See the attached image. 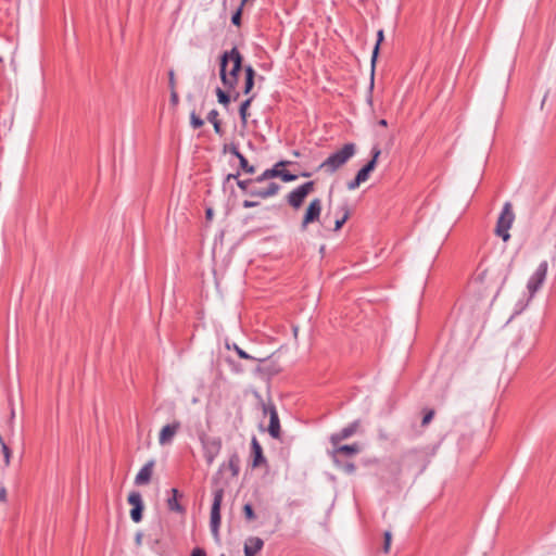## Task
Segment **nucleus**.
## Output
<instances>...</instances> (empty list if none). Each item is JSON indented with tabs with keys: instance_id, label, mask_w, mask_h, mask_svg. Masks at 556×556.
<instances>
[{
	"instance_id": "1",
	"label": "nucleus",
	"mask_w": 556,
	"mask_h": 556,
	"mask_svg": "<svg viewBox=\"0 0 556 556\" xmlns=\"http://www.w3.org/2000/svg\"><path fill=\"white\" fill-rule=\"evenodd\" d=\"M242 63L243 56L237 47L222 53L219 58V77L222 84L228 90L236 88L239 73L243 67Z\"/></svg>"
},
{
	"instance_id": "2",
	"label": "nucleus",
	"mask_w": 556,
	"mask_h": 556,
	"mask_svg": "<svg viewBox=\"0 0 556 556\" xmlns=\"http://www.w3.org/2000/svg\"><path fill=\"white\" fill-rule=\"evenodd\" d=\"M356 153V144L353 142L345 143L340 150L331 153L320 165L318 170L332 175Z\"/></svg>"
},
{
	"instance_id": "3",
	"label": "nucleus",
	"mask_w": 556,
	"mask_h": 556,
	"mask_svg": "<svg viewBox=\"0 0 556 556\" xmlns=\"http://www.w3.org/2000/svg\"><path fill=\"white\" fill-rule=\"evenodd\" d=\"M240 459L237 454H232L227 463L222 464L218 471L213 478V483L216 486L228 485L235 479L240 469Z\"/></svg>"
},
{
	"instance_id": "4",
	"label": "nucleus",
	"mask_w": 556,
	"mask_h": 556,
	"mask_svg": "<svg viewBox=\"0 0 556 556\" xmlns=\"http://www.w3.org/2000/svg\"><path fill=\"white\" fill-rule=\"evenodd\" d=\"M515 220V214L513 212V205L510 202H505L503 210L497 218L495 233L502 238L504 242H507L510 238L509 229Z\"/></svg>"
},
{
	"instance_id": "5",
	"label": "nucleus",
	"mask_w": 556,
	"mask_h": 556,
	"mask_svg": "<svg viewBox=\"0 0 556 556\" xmlns=\"http://www.w3.org/2000/svg\"><path fill=\"white\" fill-rule=\"evenodd\" d=\"M314 187L315 182L311 180L293 189L287 195L288 204L294 210L300 208L303 205L305 198L314 190Z\"/></svg>"
},
{
	"instance_id": "6",
	"label": "nucleus",
	"mask_w": 556,
	"mask_h": 556,
	"mask_svg": "<svg viewBox=\"0 0 556 556\" xmlns=\"http://www.w3.org/2000/svg\"><path fill=\"white\" fill-rule=\"evenodd\" d=\"M262 410L264 415H269V425L267 431L274 439H279L281 434L280 420L275 404L269 401L268 403L262 402Z\"/></svg>"
},
{
	"instance_id": "7",
	"label": "nucleus",
	"mask_w": 556,
	"mask_h": 556,
	"mask_svg": "<svg viewBox=\"0 0 556 556\" xmlns=\"http://www.w3.org/2000/svg\"><path fill=\"white\" fill-rule=\"evenodd\" d=\"M204 457L208 465H211L222 448V440L216 437L203 435L201 437Z\"/></svg>"
},
{
	"instance_id": "8",
	"label": "nucleus",
	"mask_w": 556,
	"mask_h": 556,
	"mask_svg": "<svg viewBox=\"0 0 556 556\" xmlns=\"http://www.w3.org/2000/svg\"><path fill=\"white\" fill-rule=\"evenodd\" d=\"M223 501V489L217 490L214 493V500L211 508V531L212 534L217 538L218 529L220 525V505Z\"/></svg>"
},
{
	"instance_id": "9",
	"label": "nucleus",
	"mask_w": 556,
	"mask_h": 556,
	"mask_svg": "<svg viewBox=\"0 0 556 556\" xmlns=\"http://www.w3.org/2000/svg\"><path fill=\"white\" fill-rule=\"evenodd\" d=\"M321 201L318 198L313 199L308 206L305 210L302 223H301V229L305 230L309 224L316 223L319 220L320 213H321Z\"/></svg>"
},
{
	"instance_id": "10",
	"label": "nucleus",
	"mask_w": 556,
	"mask_h": 556,
	"mask_svg": "<svg viewBox=\"0 0 556 556\" xmlns=\"http://www.w3.org/2000/svg\"><path fill=\"white\" fill-rule=\"evenodd\" d=\"M547 267L548 264L546 261L541 262L533 275L528 280L527 289L531 295H533L543 285L546 278Z\"/></svg>"
},
{
	"instance_id": "11",
	"label": "nucleus",
	"mask_w": 556,
	"mask_h": 556,
	"mask_svg": "<svg viewBox=\"0 0 556 556\" xmlns=\"http://www.w3.org/2000/svg\"><path fill=\"white\" fill-rule=\"evenodd\" d=\"M127 502L131 506L130 518L134 522L138 523L142 520V513L144 503L141 494L137 491H131L127 496Z\"/></svg>"
},
{
	"instance_id": "12",
	"label": "nucleus",
	"mask_w": 556,
	"mask_h": 556,
	"mask_svg": "<svg viewBox=\"0 0 556 556\" xmlns=\"http://www.w3.org/2000/svg\"><path fill=\"white\" fill-rule=\"evenodd\" d=\"M359 426H361V421L359 420H354L353 422H351L346 427L342 428L339 432L332 433L330 435V443H331V445L336 446L341 441L346 440V439L351 438L352 435H354L357 432Z\"/></svg>"
},
{
	"instance_id": "13",
	"label": "nucleus",
	"mask_w": 556,
	"mask_h": 556,
	"mask_svg": "<svg viewBox=\"0 0 556 556\" xmlns=\"http://www.w3.org/2000/svg\"><path fill=\"white\" fill-rule=\"evenodd\" d=\"M332 447H333L332 456H333V462L336 464L340 463L339 456H341V455L352 456V455L358 454L361 452V446L358 443L343 444V445H340V443H339L338 445L332 446Z\"/></svg>"
},
{
	"instance_id": "14",
	"label": "nucleus",
	"mask_w": 556,
	"mask_h": 556,
	"mask_svg": "<svg viewBox=\"0 0 556 556\" xmlns=\"http://www.w3.org/2000/svg\"><path fill=\"white\" fill-rule=\"evenodd\" d=\"M180 427L181 425L179 421L165 425L160 431L159 443L161 445L169 444L179 431Z\"/></svg>"
},
{
	"instance_id": "15",
	"label": "nucleus",
	"mask_w": 556,
	"mask_h": 556,
	"mask_svg": "<svg viewBox=\"0 0 556 556\" xmlns=\"http://www.w3.org/2000/svg\"><path fill=\"white\" fill-rule=\"evenodd\" d=\"M280 190V185L277 182H269L265 188H251L248 194L251 197H257L261 199H267L276 195Z\"/></svg>"
},
{
	"instance_id": "16",
	"label": "nucleus",
	"mask_w": 556,
	"mask_h": 556,
	"mask_svg": "<svg viewBox=\"0 0 556 556\" xmlns=\"http://www.w3.org/2000/svg\"><path fill=\"white\" fill-rule=\"evenodd\" d=\"M251 456H252V467H260L263 464H266V458L263 453V447L257 441L255 437L251 440Z\"/></svg>"
},
{
	"instance_id": "17",
	"label": "nucleus",
	"mask_w": 556,
	"mask_h": 556,
	"mask_svg": "<svg viewBox=\"0 0 556 556\" xmlns=\"http://www.w3.org/2000/svg\"><path fill=\"white\" fill-rule=\"evenodd\" d=\"M290 161H279L271 168L265 169L261 175L254 178L255 182L261 184L265 180L278 177V167H286L290 165Z\"/></svg>"
},
{
	"instance_id": "18",
	"label": "nucleus",
	"mask_w": 556,
	"mask_h": 556,
	"mask_svg": "<svg viewBox=\"0 0 556 556\" xmlns=\"http://www.w3.org/2000/svg\"><path fill=\"white\" fill-rule=\"evenodd\" d=\"M264 546V541L257 536H250L244 542V555L255 556Z\"/></svg>"
},
{
	"instance_id": "19",
	"label": "nucleus",
	"mask_w": 556,
	"mask_h": 556,
	"mask_svg": "<svg viewBox=\"0 0 556 556\" xmlns=\"http://www.w3.org/2000/svg\"><path fill=\"white\" fill-rule=\"evenodd\" d=\"M383 40H384L383 30L379 29L378 33H377V41H376V45L374 47L372 54H371V60H370V64H371L370 90L374 88L375 66H376V62H377V59H378V55H379L380 45L382 43Z\"/></svg>"
},
{
	"instance_id": "20",
	"label": "nucleus",
	"mask_w": 556,
	"mask_h": 556,
	"mask_svg": "<svg viewBox=\"0 0 556 556\" xmlns=\"http://www.w3.org/2000/svg\"><path fill=\"white\" fill-rule=\"evenodd\" d=\"M154 462H148L137 473L135 478V483L137 484H146L150 481L152 471H153Z\"/></svg>"
},
{
	"instance_id": "21",
	"label": "nucleus",
	"mask_w": 556,
	"mask_h": 556,
	"mask_svg": "<svg viewBox=\"0 0 556 556\" xmlns=\"http://www.w3.org/2000/svg\"><path fill=\"white\" fill-rule=\"evenodd\" d=\"M179 497H181V494L178 489H172V495L167 498V507L169 510L184 514L185 508L179 504Z\"/></svg>"
},
{
	"instance_id": "22",
	"label": "nucleus",
	"mask_w": 556,
	"mask_h": 556,
	"mask_svg": "<svg viewBox=\"0 0 556 556\" xmlns=\"http://www.w3.org/2000/svg\"><path fill=\"white\" fill-rule=\"evenodd\" d=\"M244 87H243V93L249 94L253 87H254V79H255V71L251 65L244 66Z\"/></svg>"
},
{
	"instance_id": "23",
	"label": "nucleus",
	"mask_w": 556,
	"mask_h": 556,
	"mask_svg": "<svg viewBox=\"0 0 556 556\" xmlns=\"http://www.w3.org/2000/svg\"><path fill=\"white\" fill-rule=\"evenodd\" d=\"M370 155H371V157L365 164V166L369 167L370 172L372 173L375 170V168L377 167L378 159L381 155V149H380V147L378 144H375L371 148Z\"/></svg>"
},
{
	"instance_id": "24",
	"label": "nucleus",
	"mask_w": 556,
	"mask_h": 556,
	"mask_svg": "<svg viewBox=\"0 0 556 556\" xmlns=\"http://www.w3.org/2000/svg\"><path fill=\"white\" fill-rule=\"evenodd\" d=\"M340 212H342V216L340 218H338L336 222H334V228L333 230L334 231H338L342 228V226L346 223V220L349 219L350 217V208H349V205L348 204H343L342 206H340Z\"/></svg>"
},
{
	"instance_id": "25",
	"label": "nucleus",
	"mask_w": 556,
	"mask_h": 556,
	"mask_svg": "<svg viewBox=\"0 0 556 556\" xmlns=\"http://www.w3.org/2000/svg\"><path fill=\"white\" fill-rule=\"evenodd\" d=\"M254 99V96H251L250 98H248L247 100H244L241 104H240V108H239V115H240V118L243 123V125L247 124V121H248V116H249V113H248V110L252 103Z\"/></svg>"
},
{
	"instance_id": "26",
	"label": "nucleus",
	"mask_w": 556,
	"mask_h": 556,
	"mask_svg": "<svg viewBox=\"0 0 556 556\" xmlns=\"http://www.w3.org/2000/svg\"><path fill=\"white\" fill-rule=\"evenodd\" d=\"M233 350L236 351L237 355L242 359H249V361H257L260 363H263L266 361V358H257L250 354H248L245 351H243L240 346H238L236 343H233Z\"/></svg>"
},
{
	"instance_id": "27",
	"label": "nucleus",
	"mask_w": 556,
	"mask_h": 556,
	"mask_svg": "<svg viewBox=\"0 0 556 556\" xmlns=\"http://www.w3.org/2000/svg\"><path fill=\"white\" fill-rule=\"evenodd\" d=\"M216 96L218 102L224 106H227L231 101V97L228 94V92L224 91L219 87L216 88Z\"/></svg>"
},
{
	"instance_id": "28",
	"label": "nucleus",
	"mask_w": 556,
	"mask_h": 556,
	"mask_svg": "<svg viewBox=\"0 0 556 556\" xmlns=\"http://www.w3.org/2000/svg\"><path fill=\"white\" fill-rule=\"evenodd\" d=\"M238 160H239L240 168L242 170H244L248 174H254L255 173V166L250 165L248 160L245 159V156L243 154H241L238 157Z\"/></svg>"
},
{
	"instance_id": "29",
	"label": "nucleus",
	"mask_w": 556,
	"mask_h": 556,
	"mask_svg": "<svg viewBox=\"0 0 556 556\" xmlns=\"http://www.w3.org/2000/svg\"><path fill=\"white\" fill-rule=\"evenodd\" d=\"M278 173L279 174H277V176L281 178V180L285 182H290L298 179V176L295 174H292L286 169H280V167H278Z\"/></svg>"
},
{
	"instance_id": "30",
	"label": "nucleus",
	"mask_w": 556,
	"mask_h": 556,
	"mask_svg": "<svg viewBox=\"0 0 556 556\" xmlns=\"http://www.w3.org/2000/svg\"><path fill=\"white\" fill-rule=\"evenodd\" d=\"M338 467H340L345 473H353L356 469L355 465L351 462H341L337 464Z\"/></svg>"
},
{
	"instance_id": "31",
	"label": "nucleus",
	"mask_w": 556,
	"mask_h": 556,
	"mask_svg": "<svg viewBox=\"0 0 556 556\" xmlns=\"http://www.w3.org/2000/svg\"><path fill=\"white\" fill-rule=\"evenodd\" d=\"M242 12H243V9L238 7L237 10L232 13L231 23L235 26L239 27L241 25Z\"/></svg>"
},
{
	"instance_id": "32",
	"label": "nucleus",
	"mask_w": 556,
	"mask_h": 556,
	"mask_svg": "<svg viewBox=\"0 0 556 556\" xmlns=\"http://www.w3.org/2000/svg\"><path fill=\"white\" fill-rule=\"evenodd\" d=\"M190 124L191 126L197 129L204 125V121L198 116L194 112L190 114Z\"/></svg>"
},
{
	"instance_id": "33",
	"label": "nucleus",
	"mask_w": 556,
	"mask_h": 556,
	"mask_svg": "<svg viewBox=\"0 0 556 556\" xmlns=\"http://www.w3.org/2000/svg\"><path fill=\"white\" fill-rule=\"evenodd\" d=\"M223 151H224V153H226V152L231 153V154H232V155H235L237 159L242 154V153L239 151V149H238L237 144H235V143L224 144Z\"/></svg>"
},
{
	"instance_id": "34",
	"label": "nucleus",
	"mask_w": 556,
	"mask_h": 556,
	"mask_svg": "<svg viewBox=\"0 0 556 556\" xmlns=\"http://www.w3.org/2000/svg\"><path fill=\"white\" fill-rule=\"evenodd\" d=\"M255 182L254 179H243V180H237V186L248 194V191L251 189L250 185Z\"/></svg>"
},
{
	"instance_id": "35",
	"label": "nucleus",
	"mask_w": 556,
	"mask_h": 556,
	"mask_svg": "<svg viewBox=\"0 0 556 556\" xmlns=\"http://www.w3.org/2000/svg\"><path fill=\"white\" fill-rule=\"evenodd\" d=\"M363 182H365V181L361 177H358V175L356 174L355 177L346 184V187L349 190H355Z\"/></svg>"
},
{
	"instance_id": "36",
	"label": "nucleus",
	"mask_w": 556,
	"mask_h": 556,
	"mask_svg": "<svg viewBox=\"0 0 556 556\" xmlns=\"http://www.w3.org/2000/svg\"><path fill=\"white\" fill-rule=\"evenodd\" d=\"M384 543H383V552L389 553L391 541H392V533L390 531H386L383 534Z\"/></svg>"
},
{
	"instance_id": "37",
	"label": "nucleus",
	"mask_w": 556,
	"mask_h": 556,
	"mask_svg": "<svg viewBox=\"0 0 556 556\" xmlns=\"http://www.w3.org/2000/svg\"><path fill=\"white\" fill-rule=\"evenodd\" d=\"M433 416H434V410L433 409L426 410L425 415L422 417V420H421V426L426 427L427 425H429L430 421L432 420Z\"/></svg>"
},
{
	"instance_id": "38",
	"label": "nucleus",
	"mask_w": 556,
	"mask_h": 556,
	"mask_svg": "<svg viewBox=\"0 0 556 556\" xmlns=\"http://www.w3.org/2000/svg\"><path fill=\"white\" fill-rule=\"evenodd\" d=\"M358 175V177H361L364 181L368 180L371 172L369 169V167L367 166H363L361 169H358V172L356 173Z\"/></svg>"
},
{
	"instance_id": "39",
	"label": "nucleus",
	"mask_w": 556,
	"mask_h": 556,
	"mask_svg": "<svg viewBox=\"0 0 556 556\" xmlns=\"http://www.w3.org/2000/svg\"><path fill=\"white\" fill-rule=\"evenodd\" d=\"M243 511H244L245 518L248 520H253L255 518V515L253 513V508H252V506L250 504H245L244 505Z\"/></svg>"
},
{
	"instance_id": "40",
	"label": "nucleus",
	"mask_w": 556,
	"mask_h": 556,
	"mask_svg": "<svg viewBox=\"0 0 556 556\" xmlns=\"http://www.w3.org/2000/svg\"><path fill=\"white\" fill-rule=\"evenodd\" d=\"M206 119H207L210 123H212V124L219 122V119H218V111H217V110H215V109H214V110H211V111L208 112L207 116H206Z\"/></svg>"
},
{
	"instance_id": "41",
	"label": "nucleus",
	"mask_w": 556,
	"mask_h": 556,
	"mask_svg": "<svg viewBox=\"0 0 556 556\" xmlns=\"http://www.w3.org/2000/svg\"><path fill=\"white\" fill-rule=\"evenodd\" d=\"M1 446H2V452H3V456H4V462L8 465L10 463L11 450L4 442L1 443Z\"/></svg>"
},
{
	"instance_id": "42",
	"label": "nucleus",
	"mask_w": 556,
	"mask_h": 556,
	"mask_svg": "<svg viewBox=\"0 0 556 556\" xmlns=\"http://www.w3.org/2000/svg\"><path fill=\"white\" fill-rule=\"evenodd\" d=\"M168 86L170 90H176L175 73L173 70L168 72Z\"/></svg>"
},
{
	"instance_id": "43",
	"label": "nucleus",
	"mask_w": 556,
	"mask_h": 556,
	"mask_svg": "<svg viewBox=\"0 0 556 556\" xmlns=\"http://www.w3.org/2000/svg\"><path fill=\"white\" fill-rule=\"evenodd\" d=\"M258 205H260V202H257V201L244 200L242 202V206L244 208H252V207H256Z\"/></svg>"
},
{
	"instance_id": "44",
	"label": "nucleus",
	"mask_w": 556,
	"mask_h": 556,
	"mask_svg": "<svg viewBox=\"0 0 556 556\" xmlns=\"http://www.w3.org/2000/svg\"><path fill=\"white\" fill-rule=\"evenodd\" d=\"M169 101L173 105L178 104L179 98H178V93L176 90H170V100Z\"/></svg>"
},
{
	"instance_id": "45",
	"label": "nucleus",
	"mask_w": 556,
	"mask_h": 556,
	"mask_svg": "<svg viewBox=\"0 0 556 556\" xmlns=\"http://www.w3.org/2000/svg\"><path fill=\"white\" fill-rule=\"evenodd\" d=\"M212 125H213V127H214V131H215V134H216V135L222 136V135L224 134V130H223V128H222V123H220V121H219V122H217V123H214V124H212Z\"/></svg>"
},
{
	"instance_id": "46",
	"label": "nucleus",
	"mask_w": 556,
	"mask_h": 556,
	"mask_svg": "<svg viewBox=\"0 0 556 556\" xmlns=\"http://www.w3.org/2000/svg\"><path fill=\"white\" fill-rule=\"evenodd\" d=\"M190 556H206V554L204 549L197 547L192 551Z\"/></svg>"
},
{
	"instance_id": "47",
	"label": "nucleus",
	"mask_w": 556,
	"mask_h": 556,
	"mask_svg": "<svg viewBox=\"0 0 556 556\" xmlns=\"http://www.w3.org/2000/svg\"><path fill=\"white\" fill-rule=\"evenodd\" d=\"M142 538H143V535L141 532L136 533L135 542H136L137 546H140L142 544Z\"/></svg>"
},
{
	"instance_id": "48",
	"label": "nucleus",
	"mask_w": 556,
	"mask_h": 556,
	"mask_svg": "<svg viewBox=\"0 0 556 556\" xmlns=\"http://www.w3.org/2000/svg\"><path fill=\"white\" fill-rule=\"evenodd\" d=\"M239 175H240L239 173H236V174H228V175L226 176V178H225V181H229V180H231V179L240 180V179H239Z\"/></svg>"
},
{
	"instance_id": "49",
	"label": "nucleus",
	"mask_w": 556,
	"mask_h": 556,
	"mask_svg": "<svg viewBox=\"0 0 556 556\" xmlns=\"http://www.w3.org/2000/svg\"><path fill=\"white\" fill-rule=\"evenodd\" d=\"M7 501V490L0 489V502L4 503Z\"/></svg>"
},
{
	"instance_id": "50",
	"label": "nucleus",
	"mask_w": 556,
	"mask_h": 556,
	"mask_svg": "<svg viewBox=\"0 0 556 556\" xmlns=\"http://www.w3.org/2000/svg\"><path fill=\"white\" fill-rule=\"evenodd\" d=\"M228 363L230 365H232V370H235L236 372H241L242 371V368H240L239 366L235 365V363L230 359H228Z\"/></svg>"
},
{
	"instance_id": "51",
	"label": "nucleus",
	"mask_w": 556,
	"mask_h": 556,
	"mask_svg": "<svg viewBox=\"0 0 556 556\" xmlns=\"http://www.w3.org/2000/svg\"><path fill=\"white\" fill-rule=\"evenodd\" d=\"M213 214H214L213 208H211V207L206 208L205 215H206L207 219H211L213 217Z\"/></svg>"
},
{
	"instance_id": "52",
	"label": "nucleus",
	"mask_w": 556,
	"mask_h": 556,
	"mask_svg": "<svg viewBox=\"0 0 556 556\" xmlns=\"http://www.w3.org/2000/svg\"><path fill=\"white\" fill-rule=\"evenodd\" d=\"M254 1H255V0H241V2H240V5H239V7L243 9V7H244L245 4H248V3H253Z\"/></svg>"
},
{
	"instance_id": "53",
	"label": "nucleus",
	"mask_w": 556,
	"mask_h": 556,
	"mask_svg": "<svg viewBox=\"0 0 556 556\" xmlns=\"http://www.w3.org/2000/svg\"><path fill=\"white\" fill-rule=\"evenodd\" d=\"M378 125L382 126V127H387L388 126V122H387V119L381 118V119L378 121Z\"/></svg>"
},
{
	"instance_id": "54",
	"label": "nucleus",
	"mask_w": 556,
	"mask_h": 556,
	"mask_svg": "<svg viewBox=\"0 0 556 556\" xmlns=\"http://www.w3.org/2000/svg\"><path fill=\"white\" fill-rule=\"evenodd\" d=\"M379 438L382 439V440H387L388 439L387 434L382 433V432L379 433Z\"/></svg>"
},
{
	"instance_id": "55",
	"label": "nucleus",
	"mask_w": 556,
	"mask_h": 556,
	"mask_svg": "<svg viewBox=\"0 0 556 556\" xmlns=\"http://www.w3.org/2000/svg\"><path fill=\"white\" fill-rule=\"evenodd\" d=\"M239 97H240V93L239 92H235V94L232 96V99L235 101H237L239 99Z\"/></svg>"
},
{
	"instance_id": "56",
	"label": "nucleus",
	"mask_w": 556,
	"mask_h": 556,
	"mask_svg": "<svg viewBox=\"0 0 556 556\" xmlns=\"http://www.w3.org/2000/svg\"><path fill=\"white\" fill-rule=\"evenodd\" d=\"M301 176H302V177H309V176H311V173H306V172H305V173H302V174H301Z\"/></svg>"
},
{
	"instance_id": "57",
	"label": "nucleus",
	"mask_w": 556,
	"mask_h": 556,
	"mask_svg": "<svg viewBox=\"0 0 556 556\" xmlns=\"http://www.w3.org/2000/svg\"><path fill=\"white\" fill-rule=\"evenodd\" d=\"M0 62H2V58L0 56Z\"/></svg>"
},
{
	"instance_id": "58",
	"label": "nucleus",
	"mask_w": 556,
	"mask_h": 556,
	"mask_svg": "<svg viewBox=\"0 0 556 556\" xmlns=\"http://www.w3.org/2000/svg\"><path fill=\"white\" fill-rule=\"evenodd\" d=\"M222 556H225V555H222Z\"/></svg>"
}]
</instances>
